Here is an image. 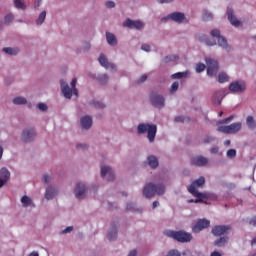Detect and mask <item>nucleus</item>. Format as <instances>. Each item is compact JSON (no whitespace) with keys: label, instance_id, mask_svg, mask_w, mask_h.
<instances>
[{"label":"nucleus","instance_id":"f257e3e1","mask_svg":"<svg viewBox=\"0 0 256 256\" xmlns=\"http://www.w3.org/2000/svg\"><path fill=\"white\" fill-rule=\"evenodd\" d=\"M165 193V185L148 183L143 189V195L146 199H151L155 195H163Z\"/></svg>","mask_w":256,"mask_h":256},{"label":"nucleus","instance_id":"f03ea898","mask_svg":"<svg viewBox=\"0 0 256 256\" xmlns=\"http://www.w3.org/2000/svg\"><path fill=\"white\" fill-rule=\"evenodd\" d=\"M164 235L171 239H175V241H178L179 243H189V241L193 239V236L185 231L166 230L164 231Z\"/></svg>","mask_w":256,"mask_h":256},{"label":"nucleus","instance_id":"7ed1b4c3","mask_svg":"<svg viewBox=\"0 0 256 256\" xmlns=\"http://www.w3.org/2000/svg\"><path fill=\"white\" fill-rule=\"evenodd\" d=\"M61 85V91L66 99H71L73 97V94L76 95V97L79 95V91L77 90L76 85H77V78H73L71 81V87H69V84L67 82L61 80L60 81Z\"/></svg>","mask_w":256,"mask_h":256},{"label":"nucleus","instance_id":"20e7f679","mask_svg":"<svg viewBox=\"0 0 256 256\" xmlns=\"http://www.w3.org/2000/svg\"><path fill=\"white\" fill-rule=\"evenodd\" d=\"M138 133L139 135H143L148 133V140L150 143L155 141V137L157 135V125L155 124H139L138 125Z\"/></svg>","mask_w":256,"mask_h":256},{"label":"nucleus","instance_id":"39448f33","mask_svg":"<svg viewBox=\"0 0 256 256\" xmlns=\"http://www.w3.org/2000/svg\"><path fill=\"white\" fill-rule=\"evenodd\" d=\"M205 185V177L201 176L199 179H196L192 182V184L188 187L189 193L193 195V197H209L207 193H201L197 190V187H203Z\"/></svg>","mask_w":256,"mask_h":256},{"label":"nucleus","instance_id":"423d86ee","mask_svg":"<svg viewBox=\"0 0 256 256\" xmlns=\"http://www.w3.org/2000/svg\"><path fill=\"white\" fill-rule=\"evenodd\" d=\"M242 124L241 122L232 123L228 126H219L218 131L220 133H226L227 135H233L241 131Z\"/></svg>","mask_w":256,"mask_h":256},{"label":"nucleus","instance_id":"0eeeda50","mask_svg":"<svg viewBox=\"0 0 256 256\" xmlns=\"http://www.w3.org/2000/svg\"><path fill=\"white\" fill-rule=\"evenodd\" d=\"M206 65H207V75L209 77H213V75H217V72L219 71V63L217 60L207 58L206 59Z\"/></svg>","mask_w":256,"mask_h":256},{"label":"nucleus","instance_id":"6e6552de","mask_svg":"<svg viewBox=\"0 0 256 256\" xmlns=\"http://www.w3.org/2000/svg\"><path fill=\"white\" fill-rule=\"evenodd\" d=\"M150 102L152 103L153 107L157 109H162L165 107V98L157 93H152L150 95Z\"/></svg>","mask_w":256,"mask_h":256},{"label":"nucleus","instance_id":"1a4fd4ad","mask_svg":"<svg viewBox=\"0 0 256 256\" xmlns=\"http://www.w3.org/2000/svg\"><path fill=\"white\" fill-rule=\"evenodd\" d=\"M211 222L207 219H198L195 225L192 226V233H201L203 229H207Z\"/></svg>","mask_w":256,"mask_h":256},{"label":"nucleus","instance_id":"9d476101","mask_svg":"<svg viewBox=\"0 0 256 256\" xmlns=\"http://www.w3.org/2000/svg\"><path fill=\"white\" fill-rule=\"evenodd\" d=\"M211 35L212 37H215L218 40L219 47H223V49H226V51H229L230 49L229 44H227V39L221 36V31L214 29L211 31Z\"/></svg>","mask_w":256,"mask_h":256},{"label":"nucleus","instance_id":"9b49d317","mask_svg":"<svg viewBox=\"0 0 256 256\" xmlns=\"http://www.w3.org/2000/svg\"><path fill=\"white\" fill-rule=\"evenodd\" d=\"M231 231V226L229 225H216L212 228V234L215 237H221V235H227Z\"/></svg>","mask_w":256,"mask_h":256},{"label":"nucleus","instance_id":"f8f14e48","mask_svg":"<svg viewBox=\"0 0 256 256\" xmlns=\"http://www.w3.org/2000/svg\"><path fill=\"white\" fill-rule=\"evenodd\" d=\"M247 89V85L243 81L232 82L229 86V90L232 93H243Z\"/></svg>","mask_w":256,"mask_h":256},{"label":"nucleus","instance_id":"ddd939ff","mask_svg":"<svg viewBox=\"0 0 256 256\" xmlns=\"http://www.w3.org/2000/svg\"><path fill=\"white\" fill-rule=\"evenodd\" d=\"M168 19L175 21V23H183V21L185 20V14L181 12H173L167 17L162 18V21H167Z\"/></svg>","mask_w":256,"mask_h":256},{"label":"nucleus","instance_id":"4468645a","mask_svg":"<svg viewBox=\"0 0 256 256\" xmlns=\"http://www.w3.org/2000/svg\"><path fill=\"white\" fill-rule=\"evenodd\" d=\"M33 139H35V129L27 128L23 130L22 141L24 143H29V141H33Z\"/></svg>","mask_w":256,"mask_h":256},{"label":"nucleus","instance_id":"2eb2a0df","mask_svg":"<svg viewBox=\"0 0 256 256\" xmlns=\"http://www.w3.org/2000/svg\"><path fill=\"white\" fill-rule=\"evenodd\" d=\"M124 27H128V29H143V22L139 20H131V19H126V21L123 23Z\"/></svg>","mask_w":256,"mask_h":256},{"label":"nucleus","instance_id":"dca6fc26","mask_svg":"<svg viewBox=\"0 0 256 256\" xmlns=\"http://www.w3.org/2000/svg\"><path fill=\"white\" fill-rule=\"evenodd\" d=\"M74 193L76 195V199H83L85 195H87V188L85 187V184L78 183Z\"/></svg>","mask_w":256,"mask_h":256},{"label":"nucleus","instance_id":"f3484780","mask_svg":"<svg viewBox=\"0 0 256 256\" xmlns=\"http://www.w3.org/2000/svg\"><path fill=\"white\" fill-rule=\"evenodd\" d=\"M107 176V181H113L115 179V173L113 169L109 166H102L101 167V177Z\"/></svg>","mask_w":256,"mask_h":256},{"label":"nucleus","instance_id":"a211bd4d","mask_svg":"<svg viewBox=\"0 0 256 256\" xmlns=\"http://www.w3.org/2000/svg\"><path fill=\"white\" fill-rule=\"evenodd\" d=\"M192 165H196V167H204L209 163V160L203 156H197L191 159Z\"/></svg>","mask_w":256,"mask_h":256},{"label":"nucleus","instance_id":"6ab92c4d","mask_svg":"<svg viewBox=\"0 0 256 256\" xmlns=\"http://www.w3.org/2000/svg\"><path fill=\"white\" fill-rule=\"evenodd\" d=\"M98 61L102 67L105 69H115V65L109 63V60H107V57H105L104 54H101L98 58Z\"/></svg>","mask_w":256,"mask_h":256},{"label":"nucleus","instance_id":"aec40b11","mask_svg":"<svg viewBox=\"0 0 256 256\" xmlns=\"http://www.w3.org/2000/svg\"><path fill=\"white\" fill-rule=\"evenodd\" d=\"M93 125V118L91 116H84L81 118V126L82 129H91V126Z\"/></svg>","mask_w":256,"mask_h":256},{"label":"nucleus","instance_id":"412c9836","mask_svg":"<svg viewBox=\"0 0 256 256\" xmlns=\"http://www.w3.org/2000/svg\"><path fill=\"white\" fill-rule=\"evenodd\" d=\"M228 20L230 21L231 25H233L234 27H239V25H241V22L233 14V10L228 11Z\"/></svg>","mask_w":256,"mask_h":256},{"label":"nucleus","instance_id":"4be33fe9","mask_svg":"<svg viewBox=\"0 0 256 256\" xmlns=\"http://www.w3.org/2000/svg\"><path fill=\"white\" fill-rule=\"evenodd\" d=\"M106 40L108 45H111L112 47H115L117 45V37L114 36L111 32H106Z\"/></svg>","mask_w":256,"mask_h":256},{"label":"nucleus","instance_id":"5701e85b","mask_svg":"<svg viewBox=\"0 0 256 256\" xmlns=\"http://www.w3.org/2000/svg\"><path fill=\"white\" fill-rule=\"evenodd\" d=\"M107 237L109 239V241H115V239H117V226L116 225H112V227L110 228Z\"/></svg>","mask_w":256,"mask_h":256},{"label":"nucleus","instance_id":"b1692460","mask_svg":"<svg viewBox=\"0 0 256 256\" xmlns=\"http://www.w3.org/2000/svg\"><path fill=\"white\" fill-rule=\"evenodd\" d=\"M55 195H57V189L53 188V187H48L46 189V193H45V198L49 201L51 199H53V197H55Z\"/></svg>","mask_w":256,"mask_h":256},{"label":"nucleus","instance_id":"393cba45","mask_svg":"<svg viewBox=\"0 0 256 256\" xmlns=\"http://www.w3.org/2000/svg\"><path fill=\"white\" fill-rule=\"evenodd\" d=\"M212 101L216 105H221V102L223 101V93L221 91H216L213 95Z\"/></svg>","mask_w":256,"mask_h":256},{"label":"nucleus","instance_id":"a878e982","mask_svg":"<svg viewBox=\"0 0 256 256\" xmlns=\"http://www.w3.org/2000/svg\"><path fill=\"white\" fill-rule=\"evenodd\" d=\"M148 165L151 167V169H157V167H159V160L155 156H149Z\"/></svg>","mask_w":256,"mask_h":256},{"label":"nucleus","instance_id":"bb28decb","mask_svg":"<svg viewBox=\"0 0 256 256\" xmlns=\"http://www.w3.org/2000/svg\"><path fill=\"white\" fill-rule=\"evenodd\" d=\"M227 241H229V237L223 236L215 240L214 245L216 247H225Z\"/></svg>","mask_w":256,"mask_h":256},{"label":"nucleus","instance_id":"cd10ccee","mask_svg":"<svg viewBox=\"0 0 256 256\" xmlns=\"http://www.w3.org/2000/svg\"><path fill=\"white\" fill-rule=\"evenodd\" d=\"M0 177L1 179H3L4 181H9L10 177H11V173L9 172V170H7V168H2L0 170Z\"/></svg>","mask_w":256,"mask_h":256},{"label":"nucleus","instance_id":"c85d7f7f","mask_svg":"<svg viewBox=\"0 0 256 256\" xmlns=\"http://www.w3.org/2000/svg\"><path fill=\"white\" fill-rule=\"evenodd\" d=\"M246 125L249 129H255L256 127L255 118H253V116H248L246 118Z\"/></svg>","mask_w":256,"mask_h":256},{"label":"nucleus","instance_id":"c756f323","mask_svg":"<svg viewBox=\"0 0 256 256\" xmlns=\"http://www.w3.org/2000/svg\"><path fill=\"white\" fill-rule=\"evenodd\" d=\"M21 203H22L23 207H29V206L33 205V201L28 196H23L21 198Z\"/></svg>","mask_w":256,"mask_h":256},{"label":"nucleus","instance_id":"7c9ffc66","mask_svg":"<svg viewBox=\"0 0 256 256\" xmlns=\"http://www.w3.org/2000/svg\"><path fill=\"white\" fill-rule=\"evenodd\" d=\"M14 105H26L27 99L25 97H16L13 99Z\"/></svg>","mask_w":256,"mask_h":256},{"label":"nucleus","instance_id":"2f4dec72","mask_svg":"<svg viewBox=\"0 0 256 256\" xmlns=\"http://www.w3.org/2000/svg\"><path fill=\"white\" fill-rule=\"evenodd\" d=\"M14 6L16 9H22V11H25L27 9V6L25 5V2L23 0H14Z\"/></svg>","mask_w":256,"mask_h":256},{"label":"nucleus","instance_id":"473e14b6","mask_svg":"<svg viewBox=\"0 0 256 256\" xmlns=\"http://www.w3.org/2000/svg\"><path fill=\"white\" fill-rule=\"evenodd\" d=\"M45 17H47V12L46 11H42L38 17V19L36 20V24L37 25H43V23H45Z\"/></svg>","mask_w":256,"mask_h":256},{"label":"nucleus","instance_id":"72a5a7b5","mask_svg":"<svg viewBox=\"0 0 256 256\" xmlns=\"http://www.w3.org/2000/svg\"><path fill=\"white\" fill-rule=\"evenodd\" d=\"M3 52L7 53V55H17L19 53V49L17 48H3Z\"/></svg>","mask_w":256,"mask_h":256},{"label":"nucleus","instance_id":"f704fd0d","mask_svg":"<svg viewBox=\"0 0 256 256\" xmlns=\"http://www.w3.org/2000/svg\"><path fill=\"white\" fill-rule=\"evenodd\" d=\"M178 60H179V56H177V55L166 56L162 60V63H170V61H178Z\"/></svg>","mask_w":256,"mask_h":256},{"label":"nucleus","instance_id":"c9c22d12","mask_svg":"<svg viewBox=\"0 0 256 256\" xmlns=\"http://www.w3.org/2000/svg\"><path fill=\"white\" fill-rule=\"evenodd\" d=\"M203 199V197H197V199L194 200V203H207ZM205 199H217V196L209 194V197H205Z\"/></svg>","mask_w":256,"mask_h":256},{"label":"nucleus","instance_id":"e433bc0d","mask_svg":"<svg viewBox=\"0 0 256 256\" xmlns=\"http://www.w3.org/2000/svg\"><path fill=\"white\" fill-rule=\"evenodd\" d=\"M218 81L219 83H226V81H229V76L226 73H220L218 75Z\"/></svg>","mask_w":256,"mask_h":256},{"label":"nucleus","instance_id":"4c0bfd02","mask_svg":"<svg viewBox=\"0 0 256 256\" xmlns=\"http://www.w3.org/2000/svg\"><path fill=\"white\" fill-rule=\"evenodd\" d=\"M202 19L203 21H211V19H213V14L209 11H204Z\"/></svg>","mask_w":256,"mask_h":256},{"label":"nucleus","instance_id":"58836bf2","mask_svg":"<svg viewBox=\"0 0 256 256\" xmlns=\"http://www.w3.org/2000/svg\"><path fill=\"white\" fill-rule=\"evenodd\" d=\"M207 66L203 63H199L196 65V73H202V71H205Z\"/></svg>","mask_w":256,"mask_h":256},{"label":"nucleus","instance_id":"ea45409f","mask_svg":"<svg viewBox=\"0 0 256 256\" xmlns=\"http://www.w3.org/2000/svg\"><path fill=\"white\" fill-rule=\"evenodd\" d=\"M98 80L100 83L105 84L107 81H109V76H107V74H102L98 77Z\"/></svg>","mask_w":256,"mask_h":256},{"label":"nucleus","instance_id":"a19ab883","mask_svg":"<svg viewBox=\"0 0 256 256\" xmlns=\"http://www.w3.org/2000/svg\"><path fill=\"white\" fill-rule=\"evenodd\" d=\"M91 105H93L94 107H96L97 109H105V104L102 102H95L92 101Z\"/></svg>","mask_w":256,"mask_h":256},{"label":"nucleus","instance_id":"79ce46f5","mask_svg":"<svg viewBox=\"0 0 256 256\" xmlns=\"http://www.w3.org/2000/svg\"><path fill=\"white\" fill-rule=\"evenodd\" d=\"M186 73L185 72H177L172 75V79H183L185 77Z\"/></svg>","mask_w":256,"mask_h":256},{"label":"nucleus","instance_id":"37998d69","mask_svg":"<svg viewBox=\"0 0 256 256\" xmlns=\"http://www.w3.org/2000/svg\"><path fill=\"white\" fill-rule=\"evenodd\" d=\"M177 89H179V82H174L171 85L170 93H175V91H177Z\"/></svg>","mask_w":256,"mask_h":256},{"label":"nucleus","instance_id":"c03bdc74","mask_svg":"<svg viewBox=\"0 0 256 256\" xmlns=\"http://www.w3.org/2000/svg\"><path fill=\"white\" fill-rule=\"evenodd\" d=\"M237 155V151L235 149H230L227 151V157L233 158Z\"/></svg>","mask_w":256,"mask_h":256},{"label":"nucleus","instance_id":"a18cd8bd","mask_svg":"<svg viewBox=\"0 0 256 256\" xmlns=\"http://www.w3.org/2000/svg\"><path fill=\"white\" fill-rule=\"evenodd\" d=\"M4 21L7 25H9V23H11V21H13V15L12 14H8L5 16Z\"/></svg>","mask_w":256,"mask_h":256},{"label":"nucleus","instance_id":"49530a36","mask_svg":"<svg viewBox=\"0 0 256 256\" xmlns=\"http://www.w3.org/2000/svg\"><path fill=\"white\" fill-rule=\"evenodd\" d=\"M234 118H235V116L231 115L228 118H225L222 121H219L218 123H221V124H223V123H230V121H233Z\"/></svg>","mask_w":256,"mask_h":256},{"label":"nucleus","instance_id":"de8ad7c7","mask_svg":"<svg viewBox=\"0 0 256 256\" xmlns=\"http://www.w3.org/2000/svg\"><path fill=\"white\" fill-rule=\"evenodd\" d=\"M38 109H40V111H47V109H48L47 104L39 103L38 104Z\"/></svg>","mask_w":256,"mask_h":256},{"label":"nucleus","instance_id":"09e8293b","mask_svg":"<svg viewBox=\"0 0 256 256\" xmlns=\"http://www.w3.org/2000/svg\"><path fill=\"white\" fill-rule=\"evenodd\" d=\"M145 81H147V75L144 74L137 80V83L140 85L141 83H145Z\"/></svg>","mask_w":256,"mask_h":256},{"label":"nucleus","instance_id":"8fccbe9b","mask_svg":"<svg viewBox=\"0 0 256 256\" xmlns=\"http://www.w3.org/2000/svg\"><path fill=\"white\" fill-rule=\"evenodd\" d=\"M215 138L212 136H206L203 140V143H212V141H214Z\"/></svg>","mask_w":256,"mask_h":256},{"label":"nucleus","instance_id":"3c124183","mask_svg":"<svg viewBox=\"0 0 256 256\" xmlns=\"http://www.w3.org/2000/svg\"><path fill=\"white\" fill-rule=\"evenodd\" d=\"M142 51H146L147 53H149V51H151V46H149V44H143L141 46Z\"/></svg>","mask_w":256,"mask_h":256},{"label":"nucleus","instance_id":"603ef678","mask_svg":"<svg viewBox=\"0 0 256 256\" xmlns=\"http://www.w3.org/2000/svg\"><path fill=\"white\" fill-rule=\"evenodd\" d=\"M105 5H106L107 9H113V7H115V2H113V1H107V2L105 3Z\"/></svg>","mask_w":256,"mask_h":256},{"label":"nucleus","instance_id":"864d4df0","mask_svg":"<svg viewBox=\"0 0 256 256\" xmlns=\"http://www.w3.org/2000/svg\"><path fill=\"white\" fill-rule=\"evenodd\" d=\"M206 45L213 47V45H217V43L215 42V40L206 39Z\"/></svg>","mask_w":256,"mask_h":256},{"label":"nucleus","instance_id":"5fc2aeb1","mask_svg":"<svg viewBox=\"0 0 256 256\" xmlns=\"http://www.w3.org/2000/svg\"><path fill=\"white\" fill-rule=\"evenodd\" d=\"M43 181L44 183H49V181H51V176L49 174H45L43 176Z\"/></svg>","mask_w":256,"mask_h":256},{"label":"nucleus","instance_id":"6e6d98bb","mask_svg":"<svg viewBox=\"0 0 256 256\" xmlns=\"http://www.w3.org/2000/svg\"><path fill=\"white\" fill-rule=\"evenodd\" d=\"M185 121V118L183 116H177L175 118L176 123H183Z\"/></svg>","mask_w":256,"mask_h":256},{"label":"nucleus","instance_id":"4d7b16f0","mask_svg":"<svg viewBox=\"0 0 256 256\" xmlns=\"http://www.w3.org/2000/svg\"><path fill=\"white\" fill-rule=\"evenodd\" d=\"M73 231V226H68L66 229L62 231V233H71Z\"/></svg>","mask_w":256,"mask_h":256},{"label":"nucleus","instance_id":"13d9d810","mask_svg":"<svg viewBox=\"0 0 256 256\" xmlns=\"http://www.w3.org/2000/svg\"><path fill=\"white\" fill-rule=\"evenodd\" d=\"M210 153H212V154L219 153V147L211 148Z\"/></svg>","mask_w":256,"mask_h":256},{"label":"nucleus","instance_id":"bf43d9fd","mask_svg":"<svg viewBox=\"0 0 256 256\" xmlns=\"http://www.w3.org/2000/svg\"><path fill=\"white\" fill-rule=\"evenodd\" d=\"M77 149H87V144H77Z\"/></svg>","mask_w":256,"mask_h":256},{"label":"nucleus","instance_id":"052dcab7","mask_svg":"<svg viewBox=\"0 0 256 256\" xmlns=\"http://www.w3.org/2000/svg\"><path fill=\"white\" fill-rule=\"evenodd\" d=\"M249 223L250 225H253V227H256V217H253Z\"/></svg>","mask_w":256,"mask_h":256},{"label":"nucleus","instance_id":"680f3d73","mask_svg":"<svg viewBox=\"0 0 256 256\" xmlns=\"http://www.w3.org/2000/svg\"><path fill=\"white\" fill-rule=\"evenodd\" d=\"M156 207H159V201H154L152 204V209H156Z\"/></svg>","mask_w":256,"mask_h":256},{"label":"nucleus","instance_id":"e2e57ef3","mask_svg":"<svg viewBox=\"0 0 256 256\" xmlns=\"http://www.w3.org/2000/svg\"><path fill=\"white\" fill-rule=\"evenodd\" d=\"M128 256H137V250H132V251H130V253L128 254Z\"/></svg>","mask_w":256,"mask_h":256},{"label":"nucleus","instance_id":"0e129e2a","mask_svg":"<svg viewBox=\"0 0 256 256\" xmlns=\"http://www.w3.org/2000/svg\"><path fill=\"white\" fill-rule=\"evenodd\" d=\"M171 2H173V0H158V3H161V4H163V3H171Z\"/></svg>","mask_w":256,"mask_h":256},{"label":"nucleus","instance_id":"69168bd1","mask_svg":"<svg viewBox=\"0 0 256 256\" xmlns=\"http://www.w3.org/2000/svg\"><path fill=\"white\" fill-rule=\"evenodd\" d=\"M41 6V0H36L34 3V7H40Z\"/></svg>","mask_w":256,"mask_h":256},{"label":"nucleus","instance_id":"338daca9","mask_svg":"<svg viewBox=\"0 0 256 256\" xmlns=\"http://www.w3.org/2000/svg\"><path fill=\"white\" fill-rule=\"evenodd\" d=\"M210 256H221V253H219L218 251H214L211 253Z\"/></svg>","mask_w":256,"mask_h":256},{"label":"nucleus","instance_id":"774afa93","mask_svg":"<svg viewBox=\"0 0 256 256\" xmlns=\"http://www.w3.org/2000/svg\"><path fill=\"white\" fill-rule=\"evenodd\" d=\"M28 256H39V253L38 252H32Z\"/></svg>","mask_w":256,"mask_h":256}]
</instances>
